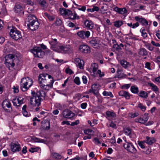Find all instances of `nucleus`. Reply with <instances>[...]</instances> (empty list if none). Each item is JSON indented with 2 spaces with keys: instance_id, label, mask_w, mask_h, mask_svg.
<instances>
[{
  "instance_id": "nucleus-25",
  "label": "nucleus",
  "mask_w": 160,
  "mask_h": 160,
  "mask_svg": "<svg viewBox=\"0 0 160 160\" xmlns=\"http://www.w3.org/2000/svg\"><path fill=\"white\" fill-rule=\"evenodd\" d=\"M54 81V80H50L49 84H46V83L44 84L43 83H41L40 85L43 88V89L46 90H48L50 88H52V87L53 83Z\"/></svg>"
},
{
  "instance_id": "nucleus-28",
  "label": "nucleus",
  "mask_w": 160,
  "mask_h": 160,
  "mask_svg": "<svg viewBox=\"0 0 160 160\" xmlns=\"http://www.w3.org/2000/svg\"><path fill=\"white\" fill-rule=\"evenodd\" d=\"M90 44L93 47H97L98 46L99 41L97 38H93L89 42Z\"/></svg>"
},
{
  "instance_id": "nucleus-36",
  "label": "nucleus",
  "mask_w": 160,
  "mask_h": 160,
  "mask_svg": "<svg viewBox=\"0 0 160 160\" xmlns=\"http://www.w3.org/2000/svg\"><path fill=\"white\" fill-rule=\"evenodd\" d=\"M15 11L17 13H19L22 11V8L19 4H16L14 8Z\"/></svg>"
},
{
  "instance_id": "nucleus-35",
  "label": "nucleus",
  "mask_w": 160,
  "mask_h": 160,
  "mask_svg": "<svg viewBox=\"0 0 160 160\" xmlns=\"http://www.w3.org/2000/svg\"><path fill=\"white\" fill-rule=\"evenodd\" d=\"M130 90L132 93L135 94H137L139 92L138 88L135 85L132 86L131 87Z\"/></svg>"
},
{
  "instance_id": "nucleus-48",
  "label": "nucleus",
  "mask_w": 160,
  "mask_h": 160,
  "mask_svg": "<svg viewBox=\"0 0 160 160\" xmlns=\"http://www.w3.org/2000/svg\"><path fill=\"white\" fill-rule=\"evenodd\" d=\"M43 125V127L45 129H49L50 128V123L48 121L45 122Z\"/></svg>"
},
{
  "instance_id": "nucleus-40",
  "label": "nucleus",
  "mask_w": 160,
  "mask_h": 160,
  "mask_svg": "<svg viewBox=\"0 0 160 160\" xmlns=\"http://www.w3.org/2000/svg\"><path fill=\"white\" fill-rule=\"evenodd\" d=\"M92 7L93 8H92L87 9V11L88 12H93L94 11H98L99 10V8L98 7L94 5L92 6Z\"/></svg>"
},
{
  "instance_id": "nucleus-55",
  "label": "nucleus",
  "mask_w": 160,
  "mask_h": 160,
  "mask_svg": "<svg viewBox=\"0 0 160 160\" xmlns=\"http://www.w3.org/2000/svg\"><path fill=\"white\" fill-rule=\"evenodd\" d=\"M97 75L98 74L99 77L100 78H102L104 76V74L103 72H102L100 70H98L97 72Z\"/></svg>"
},
{
  "instance_id": "nucleus-43",
  "label": "nucleus",
  "mask_w": 160,
  "mask_h": 160,
  "mask_svg": "<svg viewBox=\"0 0 160 160\" xmlns=\"http://www.w3.org/2000/svg\"><path fill=\"white\" fill-rule=\"evenodd\" d=\"M84 133L86 135H91L93 136L94 133V132L91 129H85L84 131Z\"/></svg>"
},
{
  "instance_id": "nucleus-17",
  "label": "nucleus",
  "mask_w": 160,
  "mask_h": 160,
  "mask_svg": "<svg viewBox=\"0 0 160 160\" xmlns=\"http://www.w3.org/2000/svg\"><path fill=\"white\" fill-rule=\"evenodd\" d=\"M124 132L125 135L129 136L131 138H135L136 137L135 134L132 131L131 129L129 128H125Z\"/></svg>"
},
{
  "instance_id": "nucleus-4",
  "label": "nucleus",
  "mask_w": 160,
  "mask_h": 160,
  "mask_svg": "<svg viewBox=\"0 0 160 160\" xmlns=\"http://www.w3.org/2000/svg\"><path fill=\"white\" fill-rule=\"evenodd\" d=\"M9 34L10 37L15 40H18L22 38L21 32L15 28H12L10 29Z\"/></svg>"
},
{
  "instance_id": "nucleus-62",
  "label": "nucleus",
  "mask_w": 160,
  "mask_h": 160,
  "mask_svg": "<svg viewBox=\"0 0 160 160\" xmlns=\"http://www.w3.org/2000/svg\"><path fill=\"white\" fill-rule=\"evenodd\" d=\"M22 113L24 116L26 117H29L30 115V113H28L26 110L22 111Z\"/></svg>"
},
{
  "instance_id": "nucleus-21",
  "label": "nucleus",
  "mask_w": 160,
  "mask_h": 160,
  "mask_svg": "<svg viewBox=\"0 0 160 160\" xmlns=\"http://www.w3.org/2000/svg\"><path fill=\"white\" fill-rule=\"evenodd\" d=\"M98 64L93 63L92 64L91 66V69L92 70V76L94 77H96L97 76V74L96 71L98 69Z\"/></svg>"
},
{
  "instance_id": "nucleus-49",
  "label": "nucleus",
  "mask_w": 160,
  "mask_h": 160,
  "mask_svg": "<svg viewBox=\"0 0 160 160\" xmlns=\"http://www.w3.org/2000/svg\"><path fill=\"white\" fill-rule=\"evenodd\" d=\"M37 1L41 6L44 7L46 3V2L45 0H37Z\"/></svg>"
},
{
  "instance_id": "nucleus-16",
  "label": "nucleus",
  "mask_w": 160,
  "mask_h": 160,
  "mask_svg": "<svg viewBox=\"0 0 160 160\" xmlns=\"http://www.w3.org/2000/svg\"><path fill=\"white\" fill-rule=\"evenodd\" d=\"M135 19L138 23H140L142 25L147 26L148 25V21L144 18L141 16H136Z\"/></svg>"
},
{
  "instance_id": "nucleus-18",
  "label": "nucleus",
  "mask_w": 160,
  "mask_h": 160,
  "mask_svg": "<svg viewBox=\"0 0 160 160\" xmlns=\"http://www.w3.org/2000/svg\"><path fill=\"white\" fill-rule=\"evenodd\" d=\"M11 151L14 152H18L21 150L20 145L18 143H12L11 145Z\"/></svg>"
},
{
  "instance_id": "nucleus-29",
  "label": "nucleus",
  "mask_w": 160,
  "mask_h": 160,
  "mask_svg": "<svg viewBox=\"0 0 160 160\" xmlns=\"http://www.w3.org/2000/svg\"><path fill=\"white\" fill-rule=\"evenodd\" d=\"M120 96L124 97L127 99H129L130 98L129 94L127 92L123 90L120 91L118 93Z\"/></svg>"
},
{
  "instance_id": "nucleus-8",
  "label": "nucleus",
  "mask_w": 160,
  "mask_h": 160,
  "mask_svg": "<svg viewBox=\"0 0 160 160\" xmlns=\"http://www.w3.org/2000/svg\"><path fill=\"white\" fill-rule=\"evenodd\" d=\"M49 43L51 45L50 48L54 51H58L59 48L60 47L58 45V42L56 39H52L49 40Z\"/></svg>"
},
{
  "instance_id": "nucleus-10",
  "label": "nucleus",
  "mask_w": 160,
  "mask_h": 160,
  "mask_svg": "<svg viewBox=\"0 0 160 160\" xmlns=\"http://www.w3.org/2000/svg\"><path fill=\"white\" fill-rule=\"evenodd\" d=\"M39 23L38 20L35 21H31L28 22L27 25L28 28L32 31H34L38 29L39 27Z\"/></svg>"
},
{
  "instance_id": "nucleus-12",
  "label": "nucleus",
  "mask_w": 160,
  "mask_h": 160,
  "mask_svg": "<svg viewBox=\"0 0 160 160\" xmlns=\"http://www.w3.org/2000/svg\"><path fill=\"white\" fill-rule=\"evenodd\" d=\"M77 34L78 37L82 39H85L88 38L90 36V33L89 31L82 30L78 32Z\"/></svg>"
},
{
  "instance_id": "nucleus-23",
  "label": "nucleus",
  "mask_w": 160,
  "mask_h": 160,
  "mask_svg": "<svg viewBox=\"0 0 160 160\" xmlns=\"http://www.w3.org/2000/svg\"><path fill=\"white\" fill-rule=\"evenodd\" d=\"M67 16H68L69 18L72 20L78 19L79 18V16L77 15L75 12H74V13H72L70 10L68 11Z\"/></svg>"
},
{
  "instance_id": "nucleus-34",
  "label": "nucleus",
  "mask_w": 160,
  "mask_h": 160,
  "mask_svg": "<svg viewBox=\"0 0 160 160\" xmlns=\"http://www.w3.org/2000/svg\"><path fill=\"white\" fill-rule=\"evenodd\" d=\"M149 85L151 87L152 90L154 91L156 93L158 92L159 89L157 86L152 83H150Z\"/></svg>"
},
{
  "instance_id": "nucleus-22",
  "label": "nucleus",
  "mask_w": 160,
  "mask_h": 160,
  "mask_svg": "<svg viewBox=\"0 0 160 160\" xmlns=\"http://www.w3.org/2000/svg\"><path fill=\"white\" fill-rule=\"evenodd\" d=\"M148 114L145 113L142 117L138 119L137 122L141 123L144 124L147 121L148 119Z\"/></svg>"
},
{
  "instance_id": "nucleus-44",
  "label": "nucleus",
  "mask_w": 160,
  "mask_h": 160,
  "mask_svg": "<svg viewBox=\"0 0 160 160\" xmlns=\"http://www.w3.org/2000/svg\"><path fill=\"white\" fill-rule=\"evenodd\" d=\"M140 31L142 33V36L144 38L147 37L148 34L145 31V29L144 28H142L140 30Z\"/></svg>"
},
{
  "instance_id": "nucleus-2",
  "label": "nucleus",
  "mask_w": 160,
  "mask_h": 160,
  "mask_svg": "<svg viewBox=\"0 0 160 160\" xmlns=\"http://www.w3.org/2000/svg\"><path fill=\"white\" fill-rule=\"evenodd\" d=\"M44 92L42 90H40L34 93L33 96L30 98V103L34 106L39 107L41 104L42 97L44 96Z\"/></svg>"
},
{
  "instance_id": "nucleus-33",
  "label": "nucleus",
  "mask_w": 160,
  "mask_h": 160,
  "mask_svg": "<svg viewBox=\"0 0 160 160\" xmlns=\"http://www.w3.org/2000/svg\"><path fill=\"white\" fill-rule=\"evenodd\" d=\"M69 10L64 8H60L59 10L60 13L62 16H67L68 12Z\"/></svg>"
},
{
  "instance_id": "nucleus-3",
  "label": "nucleus",
  "mask_w": 160,
  "mask_h": 160,
  "mask_svg": "<svg viewBox=\"0 0 160 160\" xmlns=\"http://www.w3.org/2000/svg\"><path fill=\"white\" fill-rule=\"evenodd\" d=\"M33 81L32 79L27 77L22 78L20 83V88L22 91L28 90L32 85Z\"/></svg>"
},
{
  "instance_id": "nucleus-46",
  "label": "nucleus",
  "mask_w": 160,
  "mask_h": 160,
  "mask_svg": "<svg viewBox=\"0 0 160 160\" xmlns=\"http://www.w3.org/2000/svg\"><path fill=\"white\" fill-rule=\"evenodd\" d=\"M138 115V113L137 112H134V113L130 112L128 114V116L131 118H134Z\"/></svg>"
},
{
  "instance_id": "nucleus-32",
  "label": "nucleus",
  "mask_w": 160,
  "mask_h": 160,
  "mask_svg": "<svg viewBox=\"0 0 160 160\" xmlns=\"http://www.w3.org/2000/svg\"><path fill=\"white\" fill-rule=\"evenodd\" d=\"M51 156L53 158L55 159L56 160H60L62 158V157L60 154L55 152L52 153L51 154Z\"/></svg>"
},
{
  "instance_id": "nucleus-6",
  "label": "nucleus",
  "mask_w": 160,
  "mask_h": 160,
  "mask_svg": "<svg viewBox=\"0 0 160 160\" xmlns=\"http://www.w3.org/2000/svg\"><path fill=\"white\" fill-rule=\"evenodd\" d=\"M123 147L128 152L133 154H135L137 150L133 144L131 142H126L123 144Z\"/></svg>"
},
{
  "instance_id": "nucleus-39",
  "label": "nucleus",
  "mask_w": 160,
  "mask_h": 160,
  "mask_svg": "<svg viewBox=\"0 0 160 160\" xmlns=\"http://www.w3.org/2000/svg\"><path fill=\"white\" fill-rule=\"evenodd\" d=\"M138 95L141 97L144 98H146L148 97L147 93L144 91H140Z\"/></svg>"
},
{
  "instance_id": "nucleus-14",
  "label": "nucleus",
  "mask_w": 160,
  "mask_h": 160,
  "mask_svg": "<svg viewBox=\"0 0 160 160\" xmlns=\"http://www.w3.org/2000/svg\"><path fill=\"white\" fill-rule=\"evenodd\" d=\"M23 100L22 97H18L13 99L12 102L14 106L19 107L23 103Z\"/></svg>"
},
{
  "instance_id": "nucleus-57",
  "label": "nucleus",
  "mask_w": 160,
  "mask_h": 160,
  "mask_svg": "<svg viewBox=\"0 0 160 160\" xmlns=\"http://www.w3.org/2000/svg\"><path fill=\"white\" fill-rule=\"evenodd\" d=\"M93 141L94 142V143L95 144H98L101 143V142L99 140V139L97 138H94Z\"/></svg>"
},
{
  "instance_id": "nucleus-9",
  "label": "nucleus",
  "mask_w": 160,
  "mask_h": 160,
  "mask_svg": "<svg viewBox=\"0 0 160 160\" xmlns=\"http://www.w3.org/2000/svg\"><path fill=\"white\" fill-rule=\"evenodd\" d=\"M2 107L7 112H10L12 111L11 103L7 99H5L2 102Z\"/></svg>"
},
{
  "instance_id": "nucleus-30",
  "label": "nucleus",
  "mask_w": 160,
  "mask_h": 160,
  "mask_svg": "<svg viewBox=\"0 0 160 160\" xmlns=\"http://www.w3.org/2000/svg\"><path fill=\"white\" fill-rule=\"evenodd\" d=\"M46 74H40L38 76V81L40 83H42L43 82L46 83L45 82L46 80Z\"/></svg>"
},
{
  "instance_id": "nucleus-19",
  "label": "nucleus",
  "mask_w": 160,
  "mask_h": 160,
  "mask_svg": "<svg viewBox=\"0 0 160 160\" xmlns=\"http://www.w3.org/2000/svg\"><path fill=\"white\" fill-rule=\"evenodd\" d=\"M84 24L87 29L90 30L92 29L94 26V24L92 21L88 20H86L85 21Z\"/></svg>"
},
{
  "instance_id": "nucleus-60",
  "label": "nucleus",
  "mask_w": 160,
  "mask_h": 160,
  "mask_svg": "<svg viewBox=\"0 0 160 160\" xmlns=\"http://www.w3.org/2000/svg\"><path fill=\"white\" fill-rule=\"evenodd\" d=\"M87 106V103L86 102H84L82 103L81 104V107L82 109H84L86 108Z\"/></svg>"
},
{
  "instance_id": "nucleus-61",
  "label": "nucleus",
  "mask_w": 160,
  "mask_h": 160,
  "mask_svg": "<svg viewBox=\"0 0 160 160\" xmlns=\"http://www.w3.org/2000/svg\"><path fill=\"white\" fill-rule=\"evenodd\" d=\"M94 121H96V122H97V121L95 119H94L93 120V122H91V121L90 120H88V123L90 125V126L91 127L95 125Z\"/></svg>"
},
{
  "instance_id": "nucleus-1",
  "label": "nucleus",
  "mask_w": 160,
  "mask_h": 160,
  "mask_svg": "<svg viewBox=\"0 0 160 160\" xmlns=\"http://www.w3.org/2000/svg\"><path fill=\"white\" fill-rule=\"evenodd\" d=\"M4 58L6 66L9 70L12 71L13 69H15L14 67L15 62L18 59L17 56L14 54H9L6 55Z\"/></svg>"
},
{
  "instance_id": "nucleus-13",
  "label": "nucleus",
  "mask_w": 160,
  "mask_h": 160,
  "mask_svg": "<svg viewBox=\"0 0 160 160\" xmlns=\"http://www.w3.org/2000/svg\"><path fill=\"white\" fill-rule=\"evenodd\" d=\"M79 51L83 53L88 54L91 52L90 47L87 45L82 44L80 45L79 47Z\"/></svg>"
},
{
  "instance_id": "nucleus-45",
  "label": "nucleus",
  "mask_w": 160,
  "mask_h": 160,
  "mask_svg": "<svg viewBox=\"0 0 160 160\" xmlns=\"http://www.w3.org/2000/svg\"><path fill=\"white\" fill-rule=\"evenodd\" d=\"M102 95L104 96H110L111 98L113 97V95L112 94V93L111 92H107L104 91L102 92Z\"/></svg>"
},
{
  "instance_id": "nucleus-41",
  "label": "nucleus",
  "mask_w": 160,
  "mask_h": 160,
  "mask_svg": "<svg viewBox=\"0 0 160 160\" xmlns=\"http://www.w3.org/2000/svg\"><path fill=\"white\" fill-rule=\"evenodd\" d=\"M28 22H31V21L33 22L37 20L36 17L32 15H30L28 16Z\"/></svg>"
},
{
  "instance_id": "nucleus-27",
  "label": "nucleus",
  "mask_w": 160,
  "mask_h": 160,
  "mask_svg": "<svg viewBox=\"0 0 160 160\" xmlns=\"http://www.w3.org/2000/svg\"><path fill=\"white\" fill-rule=\"evenodd\" d=\"M156 141L155 138L153 137H150L148 136L146 137V140L144 141L145 142L149 145H152Z\"/></svg>"
},
{
  "instance_id": "nucleus-59",
  "label": "nucleus",
  "mask_w": 160,
  "mask_h": 160,
  "mask_svg": "<svg viewBox=\"0 0 160 160\" xmlns=\"http://www.w3.org/2000/svg\"><path fill=\"white\" fill-rule=\"evenodd\" d=\"M79 121L78 120H76L74 122H72L70 125L72 126L76 125L79 124Z\"/></svg>"
},
{
  "instance_id": "nucleus-37",
  "label": "nucleus",
  "mask_w": 160,
  "mask_h": 160,
  "mask_svg": "<svg viewBox=\"0 0 160 160\" xmlns=\"http://www.w3.org/2000/svg\"><path fill=\"white\" fill-rule=\"evenodd\" d=\"M123 24V22L121 20H117L113 22L114 26L117 28H119Z\"/></svg>"
},
{
  "instance_id": "nucleus-53",
  "label": "nucleus",
  "mask_w": 160,
  "mask_h": 160,
  "mask_svg": "<svg viewBox=\"0 0 160 160\" xmlns=\"http://www.w3.org/2000/svg\"><path fill=\"white\" fill-rule=\"evenodd\" d=\"M33 140L35 141V142H38L43 143L45 142V141L44 140L42 139L37 138H34Z\"/></svg>"
},
{
  "instance_id": "nucleus-38",
  "label": "nucleus",
  "mask_w": 160,
  "mask_h": 160,
  "mask_svg": "<svg viewBox=\"0 0 160 160\" xmlns=\"http://www.w3.org/2000/svg\"><path fill=\"white\" fill-rule=\"evenodd\" d=\"M120 64L121 65L125 68H127L130 66L129 63L124 60H121L120 62Z\"/></svg>"
},
{
  "instance_id": "nucleus-47",
  "label": "nucleus",
  "mask_w": 160,
  "mask_h": 160,
  "mask_svg": "<svg viewBox=\"0 0 160 160\" xmlns=\"http://www.w3.org/2000/svg\"><path fill=\"white\" fill-rule=\"evenodd\" d=\"M40 148L39 147L36 148H31L29 150V151L32 153H33L34 152H37L39 149Z\"/></svg>"
},
{
  "instance_id": "nucleus-11",
  "label": "nucleus",
  "mask_w": 160,
  "mask_h": 160,
  "mask_svg": "<svg viewBox=\"0 0 160 160\" xmlns=\"http://www.w3.org/2000/svg\"><path fill=\"white\" fill-rule=\"evenodd\" d=\"M58 49L59 51L57 52L64 53H69L72 51V48L69 45L60 46Z\"/></svg>"
},
{
  "instance_id": "nucleus-5",
  "label": "nucleus",
  "mask_w": 160,
  "mask_h": 160,
  "mask_svg": "<svg viewBox=\"0 0 160 160\" xmlns=\"http://www.w3.org/2000/svg\"><path fill=\"white\" fill-rule=\"evenodd\" d=\"M31 52L34 54L35 57L42 58L44 55V52L40 48L37 47H33L31 50Z\"/></svg>"
},
{
  "instance_id": "nucleus-52",
  "label": "nucleus",
  "mask_w": 160,
  "mask_h": 160,
  "mask_svg": "<svg viewBox=\"0 0 160 160\" xmlns=\"http://www.w3.org/2000/svg\"><path fill=\"white\" fill-rule=\"evenodd\" d=\"M145 143L143 141H138V144L139 146L141 147L143 149L145 147L144 145V143Z\"/></svg>"
},
{
  "instance_id": "nucleus-51",
  "label": "nucleus",
  "mask_w": 160,
  "mask_h": 160,
  "mask_svg": "<svg viewBox=\"0 0 160 160\" xmlns=\"http://www.w3.org/2000/svg\"><path fill=\"white\" fill-rule=\"evenodd\" d=\"M74 82L77 85H79L80 84V79L78 77H76L74 80Z\"/></svg>"
},
{
  "instance_id": "nucleus-31",
  "label": "nucleus",
  "mask_w": 160,
  "mask_h": 160,
  "mask_svg": "<svg viewBox=\"0 0 160 160\" xmlns=\"http://www.w3.org/2000/svg\"><path fill=\"white\" fill-rule=\"evenodd\" d=\"M138 53L141 56H146L148 55V53L147 50L144 48H140L138 51Z\"/></svg>"
},
{
  "instance_id": "nucleus-26",
  "label": "nucleus",
  "mask_w": 160,
  "mask_h": 160,
  "mask_svg": "<svg viewBox=\"0 0 160 160\" xmlns=\"http://www.w3.org/2000/svg\"><path fill=\"white\" fill-rule=\"evenodd\" d=\"M74 61L77 67L81 69L83 68L84 62L83 60L79 58H76L75 59Z\"/></svg>"
},
{
  "instance_id": "nucleus-42",
  "label": "nucleus",
  "mask_w": 160,
  "mask_h": 160,
  "mask_svg": "<svg viewBox=\"0 0 160 160\" xmlns=\"http://www.w3.org/2000/svg\"><path fill=\"white\" fill-rule=\"evenodd\" d=\"M137 108H139L142 112H145L146 109V107L142 104L139 103L138 104Z\"/></svg>"
},
{
  "instance_id": "nucleus-63",
  "label": "nucleus",
  "mask_w": 160,
  "mask_h": 160,
  "mask_svg": "<svg viewBox=\"0 0 160 160\" xmlns=\"http://www.w3.org/2000/svg\"><path fill=\"white\" fill-rule=\"evenodd\" d=\"M4 87L2 84H0V94H1L4 89Z\"/></svg>"
},
{
  "instance_id": "nucleus-7",
  "label": "nucleus",
  "mask_w": 160,
  "mask_h": 160,
  "mask_svg": "<svg viewBox=\"0 0 160 160\" xmlns=\"http://www.w3.org/2000/svg\"><path fill=\"white\" fill-rule=\"evenodd\" d=\"M62 115L65 118L71 120L74 119V117L75 115L74 113L68 109L64 110L62 112Z\"/></svg>"
},
{
  "instance_id": "nucleus-64",
  "label": "nucleus",
  "mask_w": 160,
  "mask_h": 160,
  "mask_svg": "<svg viewBox=\"0 0 160 160\" xmlns=\"http://www.w3.org/2000/svg\"><path fill=\"white\" fill-rule=\"evenodd\" d=\"M13 91L14 92L17 93L18 92L19 90H18V87H15V86H14L13 87Z\"/></svg>"
},
{
  "instance_id": "nucleus-58",
  "label": "nucleus",
  "mask_w": 160,
  "mask_h": 160,
  "mask_svg": "<svg viewBox=\"0 0 160 160\" xmlns=\"http://www.w3.org/2000/svg\"><path fill=\"white\" fill-rule=\"evenodd\" d=\"M82 79L83 83L86 84L87 83V79L86 76H83L82 77Z\"/></svg>"
},
{
  "instance_id": "nucleus-56",
  "label": "nucleus",
  "mask_w": 160,
  "mask_h": 160,
  "mask_svg": "<svg viewBox=\"0 0 160 160\" xmlns=\"http://www.w3.org/2000/svg\"><path fill=\"white\" fill-rule=\"evenodd\" d=\"M130 86V84H125L122 86L121 88L122 89H127L129 88Z\"/></svg>"
},
{
  "instance_id": "nucleus-54",
  "label": "nucleus",
  "mask_w": 160,
  "mask_h": 160,
  "mask_svg": "<svg viewBox=\"0 0 160 160\" xmlns=\"http://www.w3.org/2000/svg\"><path fill=\"white\" fill-rule=\"evenodd\" d=\"M65 72L66 73L70 75L74 73L72 70L69 68H66L65 70Z\"/></svg>"
},
{
  "instance_id": "nucleus-15",
  "label": "nucleus",
  "mask_w": 160,
  "mask_h": 160,
  "mask_svg": "<svg viewBox=\"0 0 160 160\" xmlns=\"http://www.w3.org/2000/svg\"><path fill=\"white\" fill-rule=\"evenodd\" d=\"M100 85L98 84L92 85L91 88L90 89V92H92V93L96 95H98V91L100 89Z\"/></svg>"
},
{
  "instance_id": "nucleus-50",
  "label": "nucleus",
  "mask_w": 160,
  "mask_h": 160,
  "mask_svg": "<svg viewBox=\"0 0 160 160\" xmlns=\"http://www.w3.org/2000/svg\"><path fill=\"white\" fill-rule=\"evenodd\" d=\"M62 21L59 18H57L55 22V24L57 26H60L61 25Z\"/></svg>"
},
{
  "instance_id": "nucleus-20",
  "label": "nucleus",
  "mask_w": 160,
  "mask_h": 160,
  "mask_svg": "<svg viewBox=\"0 0 160 160\" xmlns=\"http://www.w3.org/2000/svg\"><path fill=\"white\" fill-rule=\"evenodd\" d=\"M113 10L118 13L122 14L124 15L126 14L128 12V11L125 8H120L118 7H115L113 8Z\"/></svg>"
},
{
  "instance_id": "nucleus-24",
  "label": "nucleus",
  "mask_w": 160,
  "mask_h": 160,
  "mask_svg": "<svg viewBox=\"0 0 160 160\" xmlns=\"http://www.w3.org/2000/svg\"><path fill=\"white\" fill-rule=\"evenodd\" d=\"M106 118L108 120L116 117V115L113 111H108L106 112Z\"/></svg>"
}]
</instances>
